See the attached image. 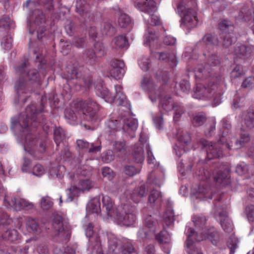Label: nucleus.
I'll use <instances>...</instances> for the list:
<instances>
[{"label":"nucleus","mask_w":254,"mask_h":254,"mask_svg":"<svg viewBox=\"0 0 254 254\" xmlns=\"http://www.w3.org/2000/svg\"><path fill=\"white\" fill-rule=\"evenodd\" d=\"M220 64L218 56L212 54L208 59V63L205 65L199 64L195 68V76L199 79H207L208 81L203 83L197 84L193 96L198 99L212 100L215 106L221 102L222 91L219 86L222 81V78L214 71L212 66Z\"/></svg>","instance_id":"f257e3e1"},{"label":"nucleus","mask_w":254,"mask_h":254,"mask_svg":"<svg viewBox=\"0 0 254 254\" xmlns=\"http://www.w3.org/2000/svg\"><path fill=\"white\" fill-rule=\"evenodd\" d=\"M155 77L157 80V83L149 76H145L141 82L142 88L148 92L152 102L154 103L157 99L160 98L159 107L161 110L169 112L173 109L174 121L178 122L184 113V109L181 105L174 103L169 95H166L168 89L167 84L170 80L168 73L166 71L159 70L155 73Z\"/></svg>","instance_id":"f03ea898"},{"label":"nucleus","mask_w":254,"mask_h":254,"mask_svg":"<svg viewBox=\"0 0 254 254\" xmlns=\"http://www.w3.org/2000/svg\"><path fill=\"white\" fill-rule=\"evenodd\" d=\"M38 111L34 105L28 106L25 111V113L21 114L18 120L12 119L11 128L19 130L23 132L22 135H24L25 143L24 145V150L27 151L31 155H34V149L39 144L38 151L43 153L45 150V143L42 140H39L36 138L35 136L29 132V120L32 122V125L34 127L42 123L41 113L42 112L43 108V105Z\"/></svg>","instance_id":"7ed1b4c3"},{"label":"nucleus","mask_w":254,"mask_h":254,"mask_svg":"<svg viewBox=\"0 0 254 254\" xmlns=\"http://www.w3.org/2000/svg\"><path fill=\"white\" fill-rule=\"evenodd\" d=\"M102 203L103 209H105L108 216L112 218L118 224L128 227L135 223L136 209L128 200L123 198L121 204L115 207L111 197L105 195L102 197Z\"/></svg>","instance_id":"20e7f679"},{"label":"nucleus","mask_w":254,"mask_h":254,"mask_svg":"<svg viewBox=\"0 0 254 254\" xmlns=\"http://www.w3.org/2000/svg\"><path fill=\"white\" fill-rule=\"evenodd\" d=\"M200 163V161L197 163L195 173L198 179L204 181L212 178L217 185L223 187L229 185V170L224 165H215L208 170L206 164L201 166Z\"/></svg>","instance_id":"39448f33"},{"label":"nucleus","mask_w":254,"mask_h":254,"mask_svg":"<svg viewBox=\"0 0 254 254\" xmlns=\"http://www.w3.org/2000/svg\"><path fill=\"white\" fill-rule=\"evenodd\" d=\"M15 72L19 76L15 82L14 87L17 94L19 95L20 91L24 90L27 86V81L31 83L38 81L40 73L35 69H30L28 61L19 64L15 67Z\"/></svg>","instance_id":"423d86ee"},{"label":"nucleus","mask_w":254,"mask_h":254,"mask_svg":"<svg viewBox=\"0 0 254 254\" xmlns=\"http://www.w3.org/2000/svg\"><path fill=\"white\" fill-rule=\"evenodd\" d=\"M195 0H182L178 6V11L181 19V26L188 28L195 27L197 23L196 11L192 8L195 5Z\"/></svg>","instance_id":"0eeeda50"},{"label":"nucleus","mask_w":254,"mask_h":254,"mask_svg":"<svg viewBox=\"0 0 254 254\" xmlns=\"http://www.w3.org/2000/svg\"><path fill=\"white\" fill-rule=\"evenodd\" d=\"M223 125L220 135V142H221L226 148L228 150H236L243 147L246 143L248 142L250 140V134L248 131L242 129L240 133L239 139L235 140L234 144H231L230 142L227 141V136L228 135L231 125L228 123H225L224 121H222Z\"/></svg>","instance_id":"6e6552de"},{"label":"nucleus","mask_w":254,"mask_h":254,"mask_svg":"<svg viewBox=\"0 0 254 254\" xmlns=\"http://www.w3.org/2000/svg\"><path fill=\"white\" fill-rule=\"evenodd\" d=\"M109 250L115 254H138L132 241L124 239L114 238L109 241Z\"/></svg>","instance_id":"1a4fd4ad"},{"label":"nucleus","mask_w":254,"mask_h":254,"mask_svg":"<svg viewBox=\"0 0 254 254\" xmlns=\"http://www.w3.org/2000/svg\"><path fill=\"white\" fill-rule=\"evenodd\" d=\"M74 107L76 109H79L81 114L86 117V120L91 121H96V114L100 109V106L91 98L84 102L82 101L76 102Z\"/></svg>","instance_id":"9d476101"},{"label":"nucleus","mask_w":254,"mask_h":254,"mask_svg":"<svg viewBox=\"0 0 254 254\" xmlns=\"http://www.w3.org/2000/svg\"><path fill=\"white\" fill-rule=\"evenodd\" d=\"M221 131L222 129H220L219 136V140L215 143H212L205 139H201L199 141L200 145H201L202 148L206 149L207 152V158L211 160L213 158H218L223 156V150H228L226 146L221 142H220V135Z\"/></svg>","instance_id":"9b49d317"},{"label":"nucleus","mask_w":254,"mask_h":254,"mask_svg":"<svg viewBox=\"0 0 254 254\" xmlns=\"http://www.w3.org/2000/svg\"><path fill=\"white\" fill-rule=\"evenodd\" d=\"M52 227L55 237L62 240L67 241L69 239L71 234L70 226L60 215L57 214L54 216Z\"/></svg>","instance_id":"f8f14e48"},{"label":"nucleus","mask_w":254,"mask_h":254,"mask_svg":"<svg viewBox=\"0 0 254 254\" xmlns=\"http://www.w3.org/2000/svg\"><path fill=\"white\" fill-rule=\"evenodd\" d=\"M220 198L218 200H215L214 206L213 209L215 217L220 221V224L223 230L227 232L230 233L233 229V225L228 217L227 212L224 207H222L218 201Z\"/></svg>","instance_id":"ddd939ff"},{"label":"nucleus","mask_w":254,"mask_h":254,"mask_svg":"<svg viewBox=\"0 0 254 254\" xmlns=\"http://www.w3.org/2000/svg\"><path fill=\"white\" fill-rule=\"evenodd\" d=\"M30 20L33 21V24L29 28V33H33L35 30V26H39L37 29V38L41 39L43 37V34L45 31L44 26L46 22V17L42 10L39 9H35L30 13Z\"/></svg>","instance_id":"4468645a"},{"label":"nucleus","mask_w":254,"mask_h":254,"mask_svg":"<svg viewBox=\"0 0 254 254\" xmlns=\"http://www.w3.org/2000/svg\"><path fill=\"white\" fill-rule=\"evenodd\" d=\"M84 227L85 235L89 238V251L91 252V254H103L100 241L93 230V225L89 223Z\"/></svg>","instance_id":"2eb2a0df"},{"label":"nucleus","mask_w":254,"mask_h":254,"mask_svg":"<svg viewBox=\"0 0 254 254\" xmlns=\"http://www.w3.org/2000/svg\"><path fill=\"white\" fill-rule=\"evenodd\" d=\"M194 231L195 235L191 237L193 241L195 240L197 242H200L202 240H206L211 242L213 245H217L220 240V237L218 232L214 228L209 229H205L203 231L195 232Z\"/></svg>","instance_id":"dca6fc26"},{"label":"nucleus","mask_w":254,"mask_h":254,"mask_svg":"<svg viewBox=\"0 0 254 254\" xmlns=\"http://www.w3.org/2000/svg\"><path fill=\"white\" fill-rule=\"evenodd\" d=\"M178 142L174 147L176 155L179 157L184 154L188 149V146L190 142V133L186 130L179 129L177 133Z\"/></svg>","instance_id":"f3484780"},{"label":"nucleus","mask_w":254,"mask_h":254,"mask_svg":"<svg viewBox=\"0 0 254 254\" xmlns=\"http://www.w3.org/2000/svg\"><path fill=\"white\" fill-rule=\"evenodd\" d=\"M4 204L7 208L18 211L23 208L31 209L33 207L34 204L29 202L24 199L15 197H9L7 195L5 196L3 199Z\"/></svg>","instance_id":"a211bd4d"},{"label":"nucleus","mask_w":254,"mask_h":254,"mask_svg":"<svg viewBox=\"0 0 254 254\" xmlns=\"http://www.w3.org/2000/svg\"><path fill=\"white\" fill-rule=\"evenodd\" d=\"M106 53L104 45L101 43H96L94 45V50H88L86 52L85 62L89 64L95 63L97 57H101Z\"/></svg>","instance_id":"6ab92c4d"},{"label":"nucleus","mask_w":254,"mask_h":254,"mask_svg":"<svg viewBox=\"0 0 254 254\" xmlns=\"http://www.w3.org/2000/svg\"><path fill=\"white\" fill-rule=\"evenodd\" d=\"M125 64L123 61L118 59H112L110 64V73L115 78H121L124 74Z\"/></svg>","instance_id":"aec40b11"},{"label":"nucleus","mask_w":254,"mask_h":254,"mask_svg":"<svg viewBox=\"0 0 254 254\" xmlns=\"http://www.w3.org/2000/svg\"><path fill=\"white\" fill-rule=\"evenodd\" d=\"M187 239L186 241L187 252L189 254H202L199 248L194 245L191 237L195 235L192 228H188L186 231Z\"/></svg>","instance_id":"412c9836"},{"label":"nucleus","mask_w":254,"mask_h":254,"mask_svg":"<svg viewBox=\"0 0 254 254\" xmlns=\"http://www.w3.org/2000/svg\"><path fill=\"white\" fill-rule=\"evenodd\" d=\"M120 124L122 125V129L128 133L135 130L138 126L137 121L132 117L122 118L120 120Z\"/></svg>","instance_id":"4be33fe9"},{"label":"nucleus","mask_w":254,"mask_h":254,"mask_svg":"<svg viewBox=\"0 0 254 254\" xmlns=\"http://www.w3.org/2000/svg\"><path fill=\"white\" fill-rule=\"evenodd\" d=\"M81 68L78 62L68 65L66 68V79L68 80L79 78L82 76Z\"/></svg>","instance_id":"5701e85b"},{"label":"nucleus","mask_w":254,"mask_h":254,"mask_svg":"<svg viewBox=\"0 0 254 254\" xmlns=\"http://www.w3.org/2000/svg\"><path fill=\"white\" fill-rule=\"evenodd\" d=\"M135 6L142 12L150 14L157 10L156 2L153 0H146L144 1H138Z\"/></svg>","instance_id":"b1692460"},{"label":"nucleus","mask_w":254,"mask_h":254,"mask_svg":"<svg viewBox=\"0 0 254 254\" xmlns=\"http://www.w3.org/2000/svg\"><path fill=\"white\" fill-rule=\"evenodd\" d=\"M203 44L210 46L217 45L218 44V38L215 35L211 33L205 34L203 36L202 41H199L196 44L193 52L194 53L197 49H202Z\"/></svg>","instance_id":"393cba45"},{"label":"nucleus","mask_w":254,"mask_h":254,"mask_svg":"<svg viewBox=\"0 0 254 254\" xmlns=\"http://www.w3.org/2000/svg\"><path fill=\"white\" fill-rule=\"evenodd\" d=\"M33 54L35 56L36 62L39 63V68L40 73L45 76L46 72L44 70L46 68V61L44 59L43 49L41 47H36L33 50Z\"/></svg>","instance_id":"a878e982"},{"label":"nucleus","mask_w":254,"mask_h":254,"mask_svg":"<svg viewBox=\"0 0 254 254\" xmlns=\"http://www.w3.org/2000/svg\"><path fill=\"white\" fill-rule=\"evenodd\" d=\"M252 52V48L238 43L234 49V55L239 58H246L250 56Z\"/></svg>","instance_id":"bb28decb"},{"label":"nucleus","mask_w":254,"mask_h":254,"mask_svg":"<svg viewBox=\"0 0 254 254\" xmlns=\"http://www.w3.org/2000/svg\"><path fill=\"white\" fill-rule=\"evenodd\" d=\"M95 92L97 96L104 99L106 101L108 102L113 101V94L110 93L102 83L96 85Z\"/></svg>","instance_id":"cd10ccee"},{"label":"nucleus","mask_w":254,"mask_h":254,"mask_svg":"<svg viewBox=\"0 0 254 254\" xmlns=\"http://www.w3.org/2000/svg\"><path fill=\"white\" fill-rule=\"evenodd\" d=\"M194 193H195L196 197L198 198L205 199L212 198L209 188L204 184L199 185Z\"/></svg>","instance_id":"c85d7f7f"},{"label":"nucleus","mask_w":254,"mask_h":254,"mask_svg":"<svg viewBox=\"0 0 254 254\" xmlns=\"http://www.w3.org/2000/svg\"><path fill=\"white\" fill-rule=\"evenodd\" d=\"M122 87L120 85L115 86V93L113 94V101L118 105H123L126 100V96L122 92Z\"/></svg>","instance_id":"c756f323"},{"label":"nucleus","mask_w":254,"mask_h":254,"mask_svg":"<svg viewBox=\"0 0 254 254\" xmlns=\"http://www.w3.org/2000/svg\"><path fill=\"white\" fill-rule=\"evenodd\" d=\"M147 191L145 186L142 185L133 190L130 197L135 203H137L142 197L146 195Z\"/></svg>","instance_id":"7c9ffc66"},{"label":"nucleus","mask_w":254,"mask_h":254,"mask_svg":"<svg viewBox=\"0 0 254 254\" xmlns=\"http://www.w3.org/2000/svg\"><path fill=\"white\" fill-rule=\"evenodd\" d=\"M221 45L224 48H228L234 44L237 38L233 33H222L221 36Z\"/></svg>","instance_id":"2f4dec72"},{"label":"nucleus","mask_w":254,"mask_h":254,"mask_svg":"<svg viewBox=\"0 0 254 254\" xmlns=\"http://www.w3.org/2000/svg\"><path fill=\"white\" fill-rule=\"evenodd\" d=\"M119 15L118 23L119 26L122 28H128L130 29L132 25L130 17L120 9L119 10Z\"/></svg>","instance_id":"473e14b6"},{"label":"nucleus","mask_w":254,"mask_h":254,"mask_svg":"<svg viewBox=\"0 0 254 254\" xmlns=\"http://www.w3.org/2000/svg\"><path fill=\"white\" fill-rule=\"evenodd\" d=\"M159 60L166 61L167 62H170L172 66H176L177 61L174 53L168 54L165 52L157 53L154 55Z\"/></svg>","instance_id":"72a5a7b5"},{"label":"nucleus","mask_w":254,"mask_h":254,"mask_svg":"<svg viewBox=\"0 0 254 254\" xmlns=\"http://www.w3.org/2000/svg\"><path fill=\"white\" fill-rule=\"evenodd\" d=\"M86 210L91 213L99 214L100 213L101 210L99 198L95 197L91 199L87 205Z\"/></svg>","instance_id":"f704fd0d"},{"label":"nucleus","mask_w":254,"mask_h":254,"mask_svg":"<svg viewBox=\"0 0 254 254\" xmlns=\"http://www.w3.org/2000/svg\"><path fill=\"white\" fill-rule=\"evenodd\" d=\"M254 5H244L241 9L239 17L246 21H249L252 18V13L254 14Z\"/></svg>","instance_id":"c9c22d12"},{"label":"nucleus","mask_w":254,"mask_h":254,"mask_svg":"<svg viewBox=\"0 0 254 254\" xmlns=\"http://www.w3.org/2000/svg\"><path fill=\"white\" fill-rule=\"evenodd\" d=\"M76 103H74L71 105V108H67L65 110L64 117L67 119L71 121H75L77 119V114L80 115L81 114L79 109H76L74 107V104Z\"/></svg>","instance_id":"e433bc0d"},{"label":"nucleus","mask_w":254,"mask_h":254,"mask_svg":"<svg viewBox=\"0 0 254 254\" xmlns=\"http://www.w3.org/2000/svg\"><path fill=\"white\" fill-rule=\"evenodd\" d=\"M133 158L137 163H141L144 160V153L142 146L135 144L132 152Z\"/></svg>","instance_id":"4c0bfd02"},{"label":"nucleus","mask_w":254,"mask_h":254,"mask_svg":"<svg viewBox=\"0 0 254 254\" xmlns=\"http://www.w3.org/2000/svg\"><path fill=\"white\" fill-rule=\"evenodd\" d=\"M244 123L248 128H254V108L248 110L244 118Z\"/></svg>","instance_id":"58836bf2"},{"label":"nucleus","mask_w":254,"mask_h":254,"mask_svg":"<svg viewBox=\"0 0 254 254\" xmlns=\"http://www.w3.org/2000/svg\"><path fill=\"white\" fill-rule=\"evenodd\" d=\"M167 205L168 207L166 211L164 213L163 219L166 225L169 226L173 224L175 220V216L174 212L171 209V204L170 203L169 201Z\"/></svg>","instance_id":"ea45409f"},{"label":"nucleus","mask_w":254,"mask_h":254,"mask_svg":"<svg viewBox=\"0 0 254 254\" xmlns=\"http://www.w3.org/2000/svg\"><path fill=\"white\" fill-rule=\"evenodd\" d=\"M144 228L149 230L150 233H155L156 231V222L151 215L146 216L144 219Z\"/></svg>","instance_id":"a19ab883"},{"label":"nucleus","mask_w":254,"mask_h":254,"mask_svg":"<svg viewBox=\"0 0 254 254\" xmlns=\"http://www.w3.org/2000/svg\"><path fill=\"white\" fill-rule=\"evenodd\" d=\"M112 44L113 47L117 49L127 48L128 46L127 41L123 35L115 37L112 41Z\"/></svg>","instance_id":"79ce46f5"},{"label":"nucleus","mask_w":254,"mask_h":254,"mask_svg":"<svg viewBox=\"0 0 254 254\" xmlns=\"http://www.w3.org/2000/svg\"><path fill=\"white\" fill-rule=\"evenodd\" d=\"M13 21L9 16L3 15L0 18V31L10 29L14 27Z\"/></svg>","instance_id":"37998d69"},{"label":"nucleus","mask_w":254,"mask_h":254,"mask_svg":"<svg viewBox=\"0 0 254 254\" xmlns=\"http://www.w3.org/2000/svg\"><path fill=\"white\" fill-rule=\"evenodd\" d=\"M27 230L30 233H40L41 229L38 222L34 219H29L26 223Z\"/></svg>","instance_id":"c03bdc74"},{"label":"nucleus","mask_w":254,"mask_h":254,"mask_svg":"<svg viewBox=\"0 0 254 254\" xmlns=\"http://www.w3.org/2000/svg\"><path fill=\"white\" fill-rule=\"evenodd\" d=\"M54 139L57 146L65 139L66 135L65 131L60 127H56L54 130Z\"/></svg>","instance_id":"a18cd8bd"},{"label":"nucleus","mask_w":254,"mask_h":254,"mask_svg":"<svg viewBox=\"0 0 254 254\" xmlns=\"http://www.w3.org/2000/svg\"><path fill=\"white\" fill-rule=\"evenodd\" d=\"M206 220V218L202 215H196L192 218V221L195 227L201 230L202 231L204 230L203 227L205 226Z\"/></svg>","instance_id":"49530a36"},{"label":"nucleus","mask_w":254,"mask_h":254,"mask_svg":"<svg viewBox=\"0 0 254 254\" xmlns=\"http://www.w3.org/2000/svg\"><path fill=\"white\" fill-rule=\"evenodd\" d=\"M207 121V117L204 113H198L196 114L192 120V124L195 127L202 126Z\"/></svg>","instance_id":"de8ad7c7"},{"label":"nucleus","mask_w":254,"mask_h":254,"mask_svg":"<svg viewBox=\"0 0 254 254\" xmlns=\"http://www.w3.org/2000/svg\"><path fill=\"white\" fill-rule=\"evenodd\" d=\"M2 238L4 239L8 240L10 242H14L18 240L19 238L18 233L15 229L7 230L2 235Z\"/></svg>","instance_id":"09e8293b"},{"label":"nucleus","mask_w":254,"mask_h":254,"mask_svg":"<svg viewBox=\"0 0 254 254\" xmlns=\"http://www.w3.org/2000/svg\"><path fill=\"white\" fill-rule=\"evenodd\" d=\"M219 28L222 33H232L234 30V26L231 22L227 20H222L219 23Z\"/></svg>","instance_id":"8fccbe9b"},{"label":"nucleus","mask_w":254,"mask_h":254,"mask_svg":"<svg viewBox=\"0 0 254 254\" xmlns=\"http://www.w3.org/2000/svg\"><path fill=\"white\" fill-rule=\"evenodd\" d=\"M216 121L214 119L208 120L206 124V128L204 130L205 135L207 137L212 135L213 133L215 130Z\"/></svg>","instance_id":"3c124183"},{"label":"nucleus","mask_w":254,"mask_h":254,"mask_svg":"<svg viewBox=\"0 0 254 254\" xmlns=\"http://www.w3.org/2000/svg\"><path fill=\"white\" fill-rule=\"evenodd\" d=\"M113 151L116 156L120 157L126 151L125 143L124 141H117L113 144Z\"/></svg>","instance_id":"603ef678"},{"label":"nucleus","mask_w":254,"mask_h":254,"mask_svg":"<svg viewBox=\"0 0 254 254\" xmlns=\"http://www.w3.org/2000/svg\"><path fill=\"white\" fill-rule=\"evenodd\" d=\"M140 166L134 167L132 165H127L124 167V172L127 176L132 177L140 173Z\"/></svg>","instance_id":"864d4df0"},{"label":"nucleus","mask_w":254,"mask_h":254,"mask_svg":"<svg viewBox=\"0 0 254 254\" xmlns=\"http://www.w3.org/2000/svg\"><path fill=\"white\" fill-rule=\"evenodd\" d=\"M148 201L150 203L160 202L162 201L161 192L156 190H153L149 195Z\"/></svg>","instance_id":"5fc2aeb1"},{"label":"nucleus","mask_w":254,"mask_h":254,"mask_svg":"<svg viewBox=\"0 0 254 254\" xmlns=\"http://www.w3.org/2000/svg\"><path fill=\"white\" fill-rule=\"evenodd\" d=\"M155 238L158 242L162 244L168 243L171 240L170 235L166 230L160 232V233L155 236Z\"/></svg>","instance_id":"6e6d98bb"},{"label":"nucleus","mask_w":254,"mask_h":254,"mask_svg":"<svg viewBox=\"0 0 254 254\" xmlns=\"http://www.w3.org/2000/svg\"><path fill=\"white\" fill-rule=\"evenodd\" d=\"M88 5L85 0H77L75 5L76 12L80 15L87 10Z\"/></svg>","instance_id":"4d7b16f0"},{"label":"nucleus","mask_w":254,"mask_h":254,"mask_svg":"<svg viewBox=\"0 0 254 254\" xmlns=\"http://www.w3.org/2000/svg\"><path fill=\"white\" fill-rule=\"evenodd\" d=\"M152 176H151L149 177L148 181L149 183H152L154 185L160 187L162 184L164 180V174L162 173H160L158 175H155L153 178H152Z\"/></svg>","instance_id":"13d9d810"},{"label":"nucleus","mask_w":254,"mask_h":254,"mask_svg":"<svg viewBox=\"0 0 254 254\" xmlns=\"http://www.w3.org/2000/svg\"><path fill=\"white\" fill-rule=\"evenodd\" d=\"M101 31L102 35H110L113 32V27L109 22H104L101 25Z\"/></svg>","instance_id":"bf43d9fd"},{"label":"nucleus","mask_w":254,"mask_h":254,"mask_svg":"<svg viewBox=\"0 0 254 254\" xmlns=\"http://www.w3.org/2000/svg\"><path fill=\"white\" fill-rule=\"evenodd\" d=\"M94 186V183L89 179H84L80 181V189L82 191L89 190Z\"/></svg>","instance_id":"052dcab7"},{"label":"nucleus","mask_w":254,"mask_h":254,"mask_svg":"<svg viewBox=\"0 0 254 254\" xmlns=\"http://www.w3.org/2000/svg\"><path fill=\"white\" fill-rule=\"evenodd\" d=\"M78 188L75 186L71 187L66 190L67 197L65 199L66 202H70L72 201L74 196L77 192Z\"/></svg>","instance_id":"680f3d73"},{"label":"nucleus","mask_w":254,"mask_h":254,"mask_svg":"<svg viewBox=\"0 0 254 254\" xmlns=\"http://www.w3.org/2000/svg\"><path fill=\"white\" fill-rule=\"evenodd\" d=\"M1 45L2 48L9 50L12 47V39L10 36L7 35L4 37L1 42Z\"/></svg>","instance_id":"e2e57ef3"},{"label":"nucleus","mask_w":254,"mask_h":254,"mask_svg":"<svg viewBox=\"0 0 254 254\" xmlns=\"http://www.w3.org/2000/svg\"><path fill=\"white\" fill-rule=\"evenodd\" d=\"M157 38L155 35L153 30L148 29V34L145 36V41L144 44L146 45H150L152 42H154Z\"/></svg>","instance_id":"0e129e2a"},{"label":"nucleus","mask_w":254,"mask_h":254,"mask_svg":"<svg viewBox=\"0 0 254 254\" xmlns=\"http://www.w3.org/2000/svg\"><path fill=\"white\" fill-rule=\"evenodd\" d=\"M116 155L114 151L108 150L103 155L102 159L106 163H109L113 161Z\"/></svg>","instance_id":"69168bd1"},{"label":"nucleus","mask_w":254,"mask_h":254,"mask_svg":"<svg viewBox=\"0 0 254 254\" xmlns=\"http://www.w3.org/2000/svg\"><path fill=\"white\" fill-rule=\"evenodd\" d=\"M245 212L248 220L250 222H254V205H250L247 206Z\"/></svg>","instance_id":"338daca9"},{"label":"nucleus","mask_w":254,"mask_h":254,"mask_svg":"<svg viewBox=\"0 0 254 254\" xmlns=\"http://www.w3.org/2000/svg\"><path fill=\"white\" fill-rule=\"evenodd\" d=\"M242 87L248 89H251L254 87V77H249L246 78L243 82Z\"/></svg>","instance_id":"774afa93"}]
</instances>
